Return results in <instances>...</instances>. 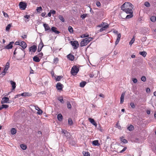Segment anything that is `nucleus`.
Segmentation results:
<instances>
[{"mask_svg":"<svg viewBox=\"0 0 156 156\" xmlns=\"http://www.w3.org/2000/svg\"><path fill=\"white\" fill-rule=\"evenodd\" d=\"M3 15L5 17L8 16V14L5 12H3Z\"/></svg>","mask_w":156,"mask_h":156,"instance_id":"obj_63","label":"nucleus"},{"mask_svg":"<svg viewBox=\"0 0 156 156\" xmlns=\"http://www.w3.org/2000/svg\"><path fill=\"white\" fill-rule=\"evenodd\" d=\"M135 41V37L134 36H133L131 41H130L129 43V44L130 45H131L132 44L134 43Z\"/></svg>","mask_w":156,"mask_h":156,"instance_id":"obj_38","label":"nucleus"},{"mask_svg":"<svg viewBox=\"0 0 156 156\" xmlns=\"http://www.w3.org/2000/svg\"><path fill=\"white\" fill-rule=\"evenodd\" d=\"M21 148L23 150H25L27 149V147L24 144H21L20 145Z\"/></svg>","mask_w":156,"mask_h":156,"instance_id":"obj_31","label":"nucleus"},{"mask_svg":"<svg viewBox=\"0 0 156 156\" xmlns=\"http://www.w3.org/2000/svg\"><path fill=\"white\" fill-rule=\"evenodd\" d=\"M9 62H7L6 64V65L5 66V67L4 69L5 70L7 71L9 68Z\"/></svg>","mask_w":156,"mask_h":156,"instance_id":"obj_34","label":"nucleus"},{"mask_svg":"<svg viewBox=\"0 0 156 156\" xmlns=\"http://www.w3.org/2000/svg\"><path fill=\"white\" fill-rule=\"evenodd\" d=\"M127 148L126 147H125L124 148H123L122 150L121 151H120V153H122L124 151H125V150Z\"/></svg>","mask_w":156,"mask_h":156,"instance_id":"obj_58","label":"nucleus"},{"mask_svg":"<svg viewBox=\"0 0 156 156\" xmlns=\"http://www.w3.org/2000/svg\"><path fill=\"white\" fill-rule=\"evenodd\" d=\"M116 127L118 128L119 129H121V127L120 125L118 123H117L116 124Z\"/></svg>","mask_w":156,"mask_h":156,"instance_id":"obj_52","label":"nucleus"},{"mask_svg":"<svg viewBox=\"0 0 156 156\" xmlns=\"http://www.w3.org/2000/svg\"><path fill=\"white\" fill-rule=\"evenodd\" d=\"M67 57L71 61L73 60L74 58V55L70 54L68 55Z\"/></svg>","mask_w":156,"mask_h":156,"instance_id":"obj_19","label":"nucleus"},{"mask_svg":"<svg viewBox=\"0 0 156 156\" xmlns=\"http://www.w3.org/2000/svg\"><path fill=\"white\" fill-rule=\"evenodd\" d=\"M19 5L20 8L23 10L25 9L27 7L26 4L23 2H20L19 3Z\"/></svg>","mask_w":156,"mask_h":156,"instance_id":"obj_5","label":"nucleus"},{"mask_svg":"<svg viewBox=\"0 0 156 156\" xmlns=\"http://www.w3.org/2000/svg\"><path fill=\"white\" fill-rule=\"evenodd\" d=\"M86 14H83V15L81 16V17L82 19H84L86 17Z\"/></svg>","mask_w":156,"mask_h":156,"instance_id":"obj_59","label":"nucleus"},{"mask_svg":"<svg viewBox=\"0 0 156 156\" xmlns=\"http://www.w3.org/2000/svg\"><path fill=\"white\" fill-rule=\"evenodd\" d=\"M79 71V68L76 66H73L71 69V74L73 76L76 75Z\"/></svg>","mask_w":156,"mask_h":156,"instance_id":"obj_3","label":"nucleus"},{"mask_svg":"<svg viewBox=\"0 0 156 156\" xmlns=\"http://www.w3.org/2000/svg\"><path fill=\"white\" fill-rule=\"evenodd\" d=\"M62 132L64 134L65 136H68V134H69L68 132L66 130H63L62 129Z\"/></svg>","mask_w":156,"mask_h":156,"instance_id":"obj_24","label":"nucleus"},{"mask_svg":"<svg viewBox=\"0 0 156 156\" xmlns=\"http://www.w3.org/2000/svg\"><path fill=\"white\" fill-rule=\"evenodd\" d=\"M125 95V92H123L120 98V103L122 104L124 102V98Z\"/></svg>","mask_w":156,"mask_h":156,"instance_id":"obj_17","label":"nucleus"},{"mask_svg":"<svg viewBox=\"0 0 156 156\" xmlns=\"http://www.w3.org/2000/svg\"><path fill=\"white\" fill-rule=\"evenodd\" d=\"M146 91L147 93H149L150 92V89L149 88H147L146 89Z\"/></svg>","mask_w":156,"mask_h":156,"instance_id":"obj_62","label":"nucleus"},{"mask_svg":"<svg viewBox=\"0 0 156 156\" xmlns=\"http://www.w3.org/2000/svg\"><path fill=\"white\" fill-rule=\"evenodd\" d=\"M132 80L134 83H136L137 82V80L136 78H133Z\"/></svg>","mask_w":156,"mask_h":156,"instance_id":"obj_56","label":"nucleus"},{"mask_svg":"<svg viewBox=\"0 0 156 156\" xmlns=\"http://www.w3.org/2000/svg\"><path fill=\"white\" fill-rule=\"evenodd\" d=\"M2 105L3 108H6L9 107V105Z\"/></svg>","mask_w":156,"mask_h":156,"instance_id":"obj_51","label":"nucleus"},{"mask_svg":"<svg viewBox=\"0 0 156 156\" xmlns=\"http://www.w3.org/2000/svg\"><path fill=\"white\" fill-rule=\"evenodd\" d=\"M139 54L144 57H145L147 55V53L145 51L140 52Z\"/></svg>","mask_w":156,"mask_h":156,"instance_id":"obj_29","label":"nucleus"},{"mask_svg":"<svg viewBox=\"0 0 156 156\" xmlns=\"http://www.w3.org/2000/svg\"><path fill=\"white\" fill-rule=\"evenodd\" d=\"M151 20L153 22H154L156 20V17L155 16H152L151 18Z\"/></svg>","mask_w":156,"mask_h":156,"instance_id":"obj_40","label":"nucleus"},{"mask_svg":"<svg viewBox=\"0 0 156 156\" xmlns=\"http://www.w3.org/2000/svg\"><path fill=\"white\" fill-rule=\"evenodd\" d=\"M92 144L94 146H99L100 144L98 142V140H95L92 142Z\"/></svg>","mask_w":156,"mask_h":156,"instance_id":"obj_21","label":"nucleus"},{"mask_svg":"<svg viewBox=\"0 0 156 156\" xmlns=\"http://www.w3.org/2000/svg\"><path fill=\"white\" fill-rule=\"evenodd\" d=\"M43 113L42 111L41 110V109H39V110H38V112H37V113L39 115H41Z\"/></svg>","mask_w":156,"mask_h":156,"instance_id":"obj_45","label":"nucleus"},{"mask_svg":"<svg viewBox=\"0 0 156 156\" xmlns=\"http://www.w3.org/2000/svg\"><path fill=\"white\" fill-rule=\"evenodd\" d=\"M108 27H109V26H108V25L105 26H104V27H101V28L100 29L99 31L100 32H102V31L105 30L107 28H108Z\"/></svg>","mask_w":156,"mask_h":156,"instance_id":"obj_27","label":"nucleus"},{"mask_svg":"<svg viewBox=\"0 0 156 156\" xmlns=\"http://www.w3.org/2000/svg\"><path fill=\"white\" fill-rule=\"evenodd\" d=\"M7 71V70H5V69H4L3 71L1 73L3 76L2 77L5 75V74L6 73Z\"/></svg>","mask_w":156,"mask_h":156,"instance_id":"obj_54","label":"nucleus"},{"mask_svg":"<svg viewBox=\"0 0 156 156\" xmlns=\"http://www.w3.org/2000/svg\"><path fill=\"white\" fill-rule=\"evenodd\" d=\"M43 26L45 28V31L49 30V31H51V30H50L49 26L48 25L44 23L43 24Z\"/></svg>","mask_w":156,"mask_h":156,"instance_id":"obj_16","label":"nucleus"},{"mask_svg":"<svg viewBox=\"0 0 156 156\" xmlns=\"http://www.w3.org/2000/svg\"><path fill=\"white\" fill-rule=\"evenodd\" d=\"M89 35L88 34H83L82 35L80 36V37L82 38H83L85 37H88Z\"/></svg>","mask_w":156,"mask_h":156,"instance_id":"obj_30","label":"nucleus"},{"mask_svg":"<svg viewBox=\"0 0 156 156\" xmlns=\"http://www.w3.org/2000/svg\"><path fill=\"white\" fill-rule=\"evenodd\" d=\"M13 43H14L13 42H10L9 44L5 47V48L8 49L12 48L13 47L12 44Z\"/></svg>","mask_w":156,"mask_h":156,"instance_id":"obj_11","label":"nucleus"},{"mask_svg":"<svg viewBox=\"0 0 156 156\" xmlns=\"http://www.w3.org/2000/svg\"><path fill=\"white\" fill-rule=\"evenodd\" d=\"M88 120L93 125H94L95 127L97 126V124L93 119L89 118L88 119Z\"/></svg>","mask_w":156,"mask_h":156,"instance_id":"obj_15","label":"nucleus"},{"mask_svg":"<svg viewBox=\"0 0 156 156\" xmlns=\"http://www.w3.org/2000/svg\"><path fill=\"white\" fill-rule=\"evenodd\" d=\"M44 46V45L42 41V40H41V42H40L38 46L37 51L39 52H40L41 50V49Z\"/></svg>","mask_w":156,"mask_h":156,"instance_id":"obj_7","label":"nucleus"},{"mask_svg":"<svg viewBox=\"0 0 156 156\" xmlns=\"http://www.w3.org/2000/svg\"><path fill=\"white\" fill-rule=\"evenodd\" d=\"M144 5L147 7H149L150 6V5L149 2H145Z\"/></svg>","mask_w":156,"mask_h":156,"instance_id":"obj_46","label":"nucleus"},{"mask_svg":"<svg viewBox=\"0 0 156 156\" xmlns=\"http://www.w3.org/2000/svg\"><path fill=\"white\" fill-rule=\"evenodd\" d=\"M10 83L12 87V90H14L16 87L15 82L11 80L10 81Z\"/></svg>","mask_w":156,"mask_h":156,"instance_id":"obj_22","label":"nucleus"},{"mask_svg":"<svg viewBox=\"0 0 156 156\" xmlns=\"http://www.w3.org/2000/svg\"><path fill=\"white\" fill-rule=\"evenodd\" d=\"M86 82L83 81L80 83V86L81 87H83L86 85Z\"/></svg>","mask_w":156,"mask_h":156,"instance_id":"obj_32","label":"nucleus"},{"mask_svg":"<svg viewBox=\"0 0 156 156\" xmlns=\"http://www.w3.org/2000/svg\"><path fill=\"white\" fill-rule=\"evenodd\" d=\"M129 8H133V6L131 3L128 2H125L121 6V9Z\"/></svg>","mask_w":156,"mask_h":156,"instance_id":"obj_2","label":"nucleus"},{"mask_svg":"<svg viewBox=\"0 0 156 156\" xmlns=\"http://www.w3.org/2000/svg\"><path fill=\"white\" fill-rule=\"evenodd\" d=\"M58 99L63 104L64 103V100H63V98L62 97H61L58 98Z\"/></svg>","mask_w":156,"mask_h":156,"instance_id":"obj_37","label":"nucleus"},{"mask_svg":"<svg viewBox=\"0 0 156 156\" xmlns=\"http://www.w3.org/2000/svg\"><path fill=\"white\" fill-rule=\"evenodd\" d=\"M69 124L71 125L73 124V122L72 119H69L68 121Z\"/></svg>","mask_w":156,"mask_h":156,"instance_id":"obj_43","label":"nucleus"},{"mask_svg":"<svg viewBox=\"0 0 156 156\" xmlns=\"http://www.w3.org/2000/svg\"><path fill=\"white\" fill-rule=\"evenodd\" d=\"M68 30L71 33H73V28L71 26H69L68 27Z\"/></svg>","mask_w":156,"mask_h":156,"instance_id":"obj_36","label":"nucleus"},{"mask_svg":"<svg viewBox=\"0 0 156 156\" xmlns=\"http://www.w3.org/2000/svg\"><path fill=\"white\" fill-rule=\"evenodd\" d=\"M11 133L12 135L15 134L16 133V130L14 128H12L11 131Z\"/></svg>","mask_w":156,"mask_h":156,"instance_id":"obj_28","label":"nucleus"},{"mask_svg":"<svg viewBox=\"0 0 156 156\" xmlns=\"http://www.w3.org/2000/svg\"><path fill=\"white\" fill-rule=\"evenodd\" d=\"M57 28L55 27H52L51 28V30L52 32H54L56 34H58L59 33V32L57 30Z\"/></svg>","mask_w":156,"mask_h":156,"instance_id":"obj_18","label":"nucleus"},{"mask_svg":"<svg viewBox=\"0 0 156 156\" xmlns=\"http://www.w3.org/2000/svg\"><path fill=\"white\" fill-rule=\"evenodd\" d=\"M33 60L35 62H40V60L39 58L37 56H34L33 58Z\"/></svg>","mask_w":156,"mask_h":156,"instance_id":"obj_25","label":"nucleus"},{"mask_svg":"<svg viewBox=\"0 0 156 156\" xmlns=\"http://www.w3.org/2000/svg\"><path fill=\"white\" fill-rule=\"evenodd\" d=\"M67 105L68 108L70 109L71 108V105L69 102H67Z\"/></svg>","mask_w":156,"mask_h":156,"instance_id":"obj_47","label":"nucleus"},{"mask_svg":"<svg viewBox=\"0 0 156 156\" xmlns=\"http://www.w3.org/2000/svg\"><path fill=\"white\" fill-rule=\"evenodd\" d=\"M21 94V96H30V94L28 92H24L23 93H22Z\"/></svg>","mask_w":156,"mask_h":156,"instance_id":"obj_26","label":"nucleus"},{"mask_svg":"<svg viewBox=\"0 0 156 156\" xmlns=\"http://www.w3.org/2000/svg\"><path fill=\"white\" fill-rule=\"evenodd\" d=\"M70 43L72 46L74 47V49H76L78 48L79 44L77 41H71Z\"/></svg>","mask_w":156,"mask_h":156,"instance_id":"obj_4","label":"nucleus"},{"mask_svg":"<svg viewBox=\"0 0 156 156\" xmlns=\"http://www.w3.org/2000/svg\"><path fill=\"white\" fill-rule=\"evenodd\" d=\"M94 76H95L94 74H93V73H92L90 74L89 75V76L91 78L93 77Z\"/></svg>","mask_w":156,"mask_h":156,"instance_id":"obj_61","label":"nucleus"},{"mask_svg":"<svg viewBox=\"0 0 156 156\" xmlns=\"http://www.w3.org/2000/svg\"><path fill=\"white\" fill-rule=\"evenodd\" d=\"M58 17H59V19L61 21H62V22H64L65 20H64V19L63 17V16H62L61 15H59V16Z\"/></svg>","mask_w":156,"mask_h":156,"instance_id":"obj_41","label":"nucleus"},{"mask_svg":"<svg viewBox=\"0 0 156 156\" xmlns=\"http://www.w3.org/2000/svg\"><path fill=\"white\" fill-rule=\"evenodd\" d=\"M24 17L27 19H28L30 18V16L29 15H26Z\"/></svg>","mask_w":156,"mask_h":156,"instance_id":"obj_64","label":"nucleus"},{"mask_svg":"<svg viewBox=\"0 0 156 156\" xmlns=\"http://www.w3.org/2000/svg\"><path fill=\"white\" fill-rule=\"evenodd\" d=\"M9 100V98H8L4 97L2 99V100L1 101V103L2 104H4L5 103H7Z\"/></svg>","mask_w":156,"mask_h":156,"instance_id":"obj_8","label":"nucleus"},{"mask_svg":"<svg viewBox=\"0 0 156 156\" xmlns=\"http://www.w3.org/2000/svg\"><path fill=\"white\" fill-rule=\"evenodd\" d=\"M50 12L53 14H55L56 13V11L54 10H50Z\"/></svg>","mask_w":156,"mask_h":156,"instance_id":"obj_55","label":"nucleus"},{"mask_svg":"<svg viewBox=\"0 0 156 156\" xmlns=\"http://www.w3.org/2000/svg\"><path fill=\"white\" fill-rule=\"evenodd\" d=\"M83 154L84 156H90V154L89 152H83Z\"/></svg>","mask_w":156,"mask_h":156,"instance_id":"obj_42","label":"nucleus"},{"mask_svg":"<svg viewBox=\"0 0 156 156\" xmlns=\"http://www.w3.org/2000/svg\"><path fill=\"white\" fill-rule=\"evenodd\" d=\"M63 85L60 83H58L56 86V88L58 90H61L62 89Z\"/></svg>","mask_w":156,"mask_h":156,"instance_id":"obj_12","label":"nucleus"},{"mask_svg":"<svg viewBox=\"0 0 156 156\" xmlns=\"http://www.w3.org/2000/svg\"><path fill=\"white\" fill-rule=\"evenodd\" d=\"M62 76H58L56 79V80L57 81H59L61 80V78H62Z\"/></svg>","mask_w":156,"mask_h":156,"instance_id":"obj_50","label":"nucleus"},{"mask_svg":"<svg viewBox=\"0 0 156 156\" xmlns=\"http://www.w3.org/2000/svg\"><path fill=\"white\" fill-rule=\"evenodd\" d=\"M141 80L142 81L145 82L146 81V78L145 76H142L141 78Z\"/></svg>","mask_w":156,"mask_h":156,"instance_id":"obj_48","label":"nucleus"},{"mask_svg":"<svg viewBox=\"0 0 156 156\" xmlns=\"http://www.w3.org/2000/svg\"><path fill=\"white\" fill-rule=\"evenodd\" d=\"M121 35L120 34H117V37L115 43V45H117L119 43Z\"/></svg>","mask_w":156,"mask_h":156,"instance_id":"obj_13","label":"nucleus"},{"mask_svg":"<svg viewBox=\"0 0 156 156\" xmlns=\"http://www.w3.org/2000/svg\"><path fill=\"white\" fill-rule=\"evenodd\" d=\"M57 119L59 121H62V120L63 117L61 114H58L57 115Z\"/></svg>","mask_w":156,"mask_h":156,"instance_id":"obj_23","label":"nucleus"},{"mask_svg":"<svg viewBox=\"0 0 156 156\" xmlns=\"http://www.w3.org/2000/svg\"><path fill=\"white\" fill-rule=\"evenodd\" d=\"M11 25L10 24H8L6 28V31H8L11 27Z\"/></svg>","mask_w":156,"mask_h":156,"instance_id":"obj_49","label":"nucleus"},{"mask_svg":"<svg viewBox=\"0 0 156 156\" xmlns=\"http://www.w3.org/2000/svg\"><path fill=\"white\" fill-rule=\"evenodd\" d=\"M20 96H21V94H17V95H16L15 96V97L14 98V99H16V98H18L19 97H20Z\"/></svg>","mask_w":156,"mask_h":156,"instance_id":"obj_60","label":"nucleus"},{"mask_svg":"<svg viewBox=\"0 0 156 156\" xmlns=\"http://www.w3.org/2000/svg\"><path fill=\"white\" fill-rule=\"evenodd\" d=\"M93 39V38L92 37H88L83 39L80 43L81 46H83L86 45L90 41H92Z\"/></svg>","mask_w":156,"mask_h":156,"instance_id":"obj_1","label":"nucleus"},{"mask_svg":"<svg viewBox=\"0 0 156 156\" xmlns=\"http://www.w3.org/2000/svg\"><path fill=\"white\" fill-rule=\"evenodd\" d=\"M121 35L120 34H117V37L115 43V45H117L119 43Z\"/></svg>","mask_w":156,"mask_h":156,"instance_id":"obj_14","label":"nucleus"},{"mask_svg":"<svg viewBox=\"0 0 156 156\" xmlns=\"http://www.w3.org/2000/svg\"><path fill=\"white\" fill-rule=\"evenodd\" d=\"M37 47L36 45H34L30 47L29 50L30 51H32L35 52L37 50Z\"/></svg>","mask_w":156,"mask_h":156,"instance_id":"obj_10","label":"nucleus"},{"mask_svg":"<svg viewBox=\"0 0 156 156\" xmlns=\"http://www.w3.org/2000/svg\"><path fill=\"white\" fill-rule=\"evenodd\" d=\"M129 14L127 15L126 17V19H128L132 18L133 16V13H129Z\"/></svg>","mask_w":156,"mask_h":156,"instance_id":"obj_39","label":"nucleus"},{"mask_svg":"<svg viewBox=\"0 0 156 156\" xmlns=\"http://www.w3.org/2000/svg\"><path fill=\"white\" fill-rule=\"evenodd\" d=\"M42 10V9L41 6L37 7L36 10L37 12H39Z\"/></svg>","mask_w":156,"mask_h":156,"instance_id":"obj_44","label":"nucleus"},{"mask_svg":"<svg viewBox=\"0 0 156 156\" xmlns=\"http://www.w3.org/2000/svg\"><path fill=\"white\" fill-rule=\"evenodd\" d=\"M133 8H127V9H122L123 11L126 12L127 14L128 13H133V10L132 9Z\"/></svg>","mask_w":156,"mask_h":156,"instance_id":"obj_6","label":"nucleus"},{"mask_svg":"<svg viewBox=\"0 0 156 156\" xmlns=\"http://www.w3.org/2000/svg\"><path fill=\"white\" fill-rule=\"evenodd\" d=\"M121 141L124 143L126 144L127 143V141L125 139H123V137L122 136L120 138Z\"/></svg>","mask_w":156,"mask_h":156,"instance_id":"obj_35","label":"nucleus"},{"mask_svg":"<svg viewBox=\"0 0 156 156\" xmlns=\"http://www.w3.org/2000/svg\"><path fill=\"white\" fill-rule=\"evenodd\" d=\"M130 105L131 107L132 108H135V106L134 104L133 103V102L131 103L130 104Z\"/></svg>","mask_w":156,"mask_h":156,"instance_id":"obj_53","label":"nucleus"},{"mask_svg":"<svg viewBox=\"0 0 156 156\" xmlns=\"http://www.w3.org/2000/svg\"><path fill=\"white\" fill-rule=\"evenodd\" d=\"M107 25L109 26L108 24L107 23H106L103 22L102 23L99 25L98 26V27H104V26H105Z\"/></svg>","mask_w":156,"mask_h":156,"instance_id":"obj_20","label":"nucleus"},{"mask_svg":"<svg viewBox=\"0 0 156 156\" xmlns=\"http://www.w3.org/2000/svg\"><path fill=\"white\" fill-rule=\"evenodd\" d=\"M127 129L129 131H131L134 129V127L132 125H130L127 128Z\"/></svg>","mask_w":156,"mask_h":156,"instance_id":"obj_33","label":"nucleus"},{"mask_svg":"<svg viewBox=\"0 0 156 156\" xmlns=\"http://www.w3.org/2000/svg\"><path fill=\"white\" fill-rule=\"evenodd\" d=\"M19 45L22 47L23 49H25L27 46L26 43L23 41H21L19 43Z\"/></svg>","mask_w":156,"mask_h":156,"instance_id":"obj_9","label":"nucleus"},{"mask_svg":"<svg viewBox=\"0 0 156 156\" xmlns=\"http://www.w3.org/2000/svg\"><path fill=\"white\" fill-rule=\"evenodd\" d=\"M97 6L98 7H100L101 6V3L99 2H97L96 3Z\"/></svg>","mask_w":156,"mask_h":156,"instance_id":"obj_57","label":"nucleus"}]
</instances>
